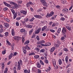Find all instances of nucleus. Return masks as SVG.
Here are the masks:
<instances>
[{
	"mask_svg": "<svg viewBox=\"0 0 73 73\" xmlns=\"http://www.w3.org/2000/svg\"><path fill=\"white\" fill-rule=\"evenodd\" d=\"M66 29L65 28V27H63L62 28V32L63 33V35L64 36V37H66V34H65V33H66Z\"/></svg>",
	"mask_w": 73,
	"mask_h": 73,
	"instance_id": "obj_1",
	"label": "nucleus"
},
{
	"mask_svg": "<svg viewBox=\"0 0 73 73\" xmlns=\"http://www.w3.org/2000/svg\"><path fill=\"white\" fill-rule=\"evenodd\" d=\"M14 38L15 40L17 41V42H18L21 39V38L20 36H15Z\"/></svg>",
	"mask_w": 73,
	"mask_h": 73,
	"instance_id": "obj_2",
	"label": "nucleus"
},
{
	"mask_svg": "<svg viewBox=\"0 0 73 73\" xmlns=\"http://www.w3.org/2000/svg\"><path fill=\"white\" fill-rule=\"evenodd\" d=\"M41 2L44 6H47V4H46V2L44 0H42Z\"/></svg>",
	"mask_w": 73,
	"mask_h": 73,
	"instance_id": "obj_3",
	"label": "nucleus"
},
{
	"mask_svg": "<svg viewBox=\"0 0 73 73\" xmlns=\"http://www.w3.org/2000/svg\"><path fill=\"white\" fill-rule=\"evenodd\" d=\"M40 31H41V29H39L38 30H36L35 31V34L36 35H37V34L39 33V32H40Z\"/></svg>",
	"mask_w": 73,
	"mask_h": 73,
	"instance_id": "obj_4",
	"label": "nucleus"
},
{
	"mask_svg": "<svg viewBox=\"0 0 73 73\" xmlns=\"http://www.w3.org/2000/svg\"><path fill=\"white\" fill-rule=\"evenodd\" d=\"M26 47H23V50L24 54L27 53V49Z\"/></svg>",
	"mask_w": 73,
	"mask_h": 73,
	"instance_id": "obj_5",
	"label": "nucleus"
},
{
	"mask_svg": "<svg viewBox=\"0 0 73 73\" xmlns=\"http://www.w3.org/2000/svg\"><path fill=\"white\" fill-rule=\"evenodd\" d=\"M34 17L37 19H42V17L39 15H34Z\"/></svg>",
	"mask_w": 73,
	"mask_h": 73,
	"instance_id": "obj_6",
	"label": "nucleus"
},
{
	"mask_svg": "<svg viewBox=\"0 0 73 73\" xmlns=\"http://www.w3.org/2000/svg\"><path fill=\"white\" fill-rule=\"evenodd\" d=\"M20 12L21 13H23L24 15H27V12L26 11H24V10H21Z\"/></svg>",
	"mask_w": 73,
	"mask_h": 73,
	"instance_id": "obj_7",
	"label": "nucleus"
},
{
	"mask_svg": "<svg viewBox=\"0 0 73 73\" xmlns=\"http://www.w3.org/2000/svg\"><path fill=\"white\" fill-rule=\"evenodd\" d=\"M19 61V62H18V66H20V64H21V65H22L23 62H22L21 60H20Z\"/></svg>",
	"mask_w": 73,
	"mask_h": 73,
	"instance_id": "obj_8",
	"label": "nucleus"
},
{
	"mask_svg": "<svg viewBox=\"0 0 73 73\" xmlns=\"http://www.w3.org/2000/svg\"><path fill=\"white\" fill-rule=\"evenodd\" d=\"M12 57H13V53H11L9 56V60L11 59Z\"/></svg>",
	"mask_w": 73,
	"mask_h": 73,
	"instance_id": "obj_9",
	"label": "nucleus"
},
{
	"mask_svg": "<svg viewBox=\"0 0 73 73\" xmlns=\"http://www.w3.org/2000/svg\"><path fill=\"white\" fill-rule=\"evenodd\" d=\"M55 49H56V48H55V47H52L50 49V52H53V51H54V50H55Z\"/></svg>",
	"mask_w": 73,
	"mask_h": 73,
	"instance_id": "obj_10",
	"label": "nucleus"
},
{
	"mask_svg": "<svg viewBox=\"0 0 73 73\" xmlns=\"http://www.w3.org/2000/svg\"><path fill=\"white\" fill-rule=\"evenodd\" d=\"M36 66L37 68H41V64L39 62H37L36 63Z\"/></svg>",
	"mask_w": 73,
	"mask_h": 73,
	"instance_id": "obj_11",
	"label": "nucleus"
},
{
	"mask_svg": "<svg viewBox=\"0 0 73 73\" xmlns=\"http://www.w3.org/2000/svg\"><path fill=\"white\" fill-rule=\"evenodd\" d=\"M47 28V26H44L42 28V29H41V31L42 32H43V31H44V30H45Z\"/></svg>",
	"mask_w": 73,
	"mask_h": 73,
	"instance_id": "obj_12",
	"label": "nucleus"
},
{
	"mask_svg": "<svg viewBox=\"0 0 73 73\" xmlns=\"http://www.w3.org/2000/svg\"><path fill=\"white\" fill-rule=\"evenodd\" d=\"M62 11H63V12H65V13H66V12H68V9H67L65 8L63 9Z\"/></svg>",
	"mask_w": 73,
	"mask_h": 73,
	"instance_id": "obj_13",
	"label": "nucleus"
},
{
	"mask_svg": "<svg viewBox=\"0 0 73 73\" xmlns=\"http://www.w3.org/2000/svg\"><path fill=\"white\" fill-rule=\"evenodd\" d=\"M3 3L6 6H7V7H9L10 6L9 4L5 2H4Z\"/></svg>",
	"mask_w": 73,
	"mask_h": 73,
	"instance_id": "obj_14",
	"label": "nucleus"
},
{
	"mask_svg": "<svg viewBox=\"0 0 73 73\" xmlns=\"http://www.w3.org/2000/svg\"><path fill=\"white\" fill-rule=\"evenodd\" d=\"M11 34L12 36H15V31L13 29L12 30Z\"/></svg>",
	"mask_w": 73,
	"mask_h": 73,
	"instance_id": "obj_15",
	"label": "nucleus"
},
{
	"mask_svg": "<svg viewBox=\"0 0 73 73\" xmlns=\"http://www.w3.org/2000/svg\"><path fill=\"white\" fill-rule=\"evenodd\" d=\"M17 13H16L15 14H14V16H13V19H15L16 18V17H17Z\"/></svg>",
	"mask_w": 73,
	"mask_h": 73,
	"instance_id": "obj_16",
	"label": "nucleus"
},
{
	"mask_svg": "<svg viewBox=\"0 0 73 73\" xmlns=\"http://www.w3.org/2000/svg\"><path fill=\"white\" fill-rule=\"evenodd\" d=\"M4 25L7 28H8L9 27V24L8 23H5Z\"/></svg>",
	"mask_w": 73,
	"mask_h": 73,
	"instance_id": "obj_17",
	"label": "nucleus"
},
{
	"mask_svg": "<svg viewBox=\"0 0 73 73\" xmlns=\"http://www.w3.org/2000/svg\"><path fill=\"white\" fill-rule=\"evenodd\" d=\"M69 58V57H68V56H66V57L65 58V61L66 62H68V59Z\"/></svg>",
	"mask_w": 73,
	"mask_h": 73,
	"instance_id": "obj_18",
	"label": "nucleus"
},
{
	"mask_svg": "<svg viewBox=\"0 0 73 73\" xmlns=\"http://www.w3.org/2000/svg\"><path fill=\"white\" fill-rule=\"evenodd\" d=\"M54 14V13L53 11H51L50 12V16H52V15H53Z\"/></svg>",
	"mask_w": 73,
	"mask_h": 73,
	"instance_id": "obj_19",
	"label": "nucleus"
},
{
	"mask_svg": "<svg viewBox=\"0 0 73 73\" xmlns=\"http://www.w3.org/2000/svg\"><path fill=\"white\" fill-rule=\"evenodd\" d=\"M70 70H71V69L70 68L67 69V73H70L71 71Z\"/></svg>",
	"mask_w": 73,
	"mask_h": 73,
	"instance_id": "obj_20",
	"label": "nucleus"
},
{
	"mask_svg": "<svg viewBox=\"0 0 73 73\" xmlns=\"http://www.w3.org/2000/svg\"><path fill=\"white\" fill-rule=\"evenodd\" d=\"M11 12L13 13V14L14 15L15 13V10L13 9H10Z\"/></svg>",
	"mask_w": 73,
	"mask_h": 73,
	"instance_id": "obj_21",
	"label": "nucleus"
},
{
	"mask_svg": "<svg viewBox=\"0 0 73 73\" xmlns=\"http://www.w3.org/2000/svg\"><path fill=\"white\" fill-rule=\"evenodd\" d=\"M66 28H67V29H68L69 31H70V30H71V28L70 27H69L68 26H66Z\"/></svg>",
	"mask_w": 73,
	"mask_h": 73,
	"instance_id": "obj_22",
	"label": "nucleus"
},
{
	"mask_svg": "<svg viewBox=\"0 0 73 73\" xmlns=\"http://www.w3.org/2000/svg\"><path fill=\"white\" fill-rule=\"evenodd\" d=\"M58 63L59 65H61L62 64V61L61 59H59L58 60Z\"/></svg>",
	"mask_w": 73,
	"mask_h": 73,
	"instance_id": "obj_23",
	"label": "nucleus"
},
{
	"mask_svg": "<svg viewBox=\"0 0 73 73\" xmlns=\"http://www.w3.org/2000/svg\"><path fill=\"white\" fill-rule=\"evenodd\" d=\"M40 64H41V65H44V63L41 60H40Z\"/></svg>",
	"mask_w": 73,
	"mask_h": 73,
	"instance_id": "obj_24",
	"label": "nucleus"
},
{
	"mask_svg": "<svg viewBox=\"0 0 73 73\" xmlns=\"http://www.w3.org/2000/svg\"><path fill=\"white\" fill-rule=\"evenodd\" d=\"M44 62L46 64H48V63H49V61H48V60L46 59H44Z\"/></svg>",
	"mask_w": 73,
	"mask_h": 73,
	"instance_id": "obj_25",
	"label": "nucleus"
},
{
	"mask_svg": "<svg viewBox=\"0 0 73 73\" xmlns=\"http://www.w3.org/2000/svg\"><path fill=\"white\" fill-rule=\"evenodd\" d=\"M26 27L29 28H32V26L30 25H27L26 26Z\"/></svg>",
	"mask_w": 73,
	"mask_h": 73,
	"instance_id": "obj_26",
	"label": "nucleus"
},
{
	"mask_svg": "<svg viewBox=\"0 0 73 73\" xmlns=\"http://www.w3.org/2000/svg\"><path fill=\"white\" fill-rule=\"evenodd\" d=\"M45 52V49H42L40 50V53H44Z\"/></svg>",
	"mask_w": 73,
	"mask_h": 73,
	"instance_id": "obj_27",
	"label": "nucleus"
},
{
	"mask_svg": "<svg viewBox=\"0 0 73 73\" xmlns=\"http://www.w3.org/2000/svg\"><path fill=\"white\" fill-rule=\"evenodd\" d=\"M29 43V40H28L26 41V42H24V44L26 45V44H28Z\"/></svg>",
	"mask_w": 73,
	"mask_h": 73,
	"instance_id": "obj_28",
	"label": "nucleus"
},
{
	"mask_svg": "<svg viewBox=\"0 0 73 73\" xmlns=\"http://www.w3.org/2000/svg\"><path fill=\"white\" fill-rule=\"evenodd\" d=\"M29 56H32V55H35V53L33 52L31 53H29Z\"/></svg>",
	"mask_w": 73,
	"mask_h": 73,
	"instance_id": "obj_29",
	"label": "nucleus"
},
{
	"mask_svg": "<svg viewBox=\"0 0 73 73\" xmlns=\"http://www.w3.org/2000/svg\"><path fill=\"white\" fill-rule=\"evenodd\" d=\"M33 29H32L30 31L29 33L30 35H31V34H32V33L33 32Z\"/></svg>",
	"mask_w": 73,
	"mask_h": 73,
	"instance_id": "obj_30",
	"label": "nucleus"
},
{
	"mask_svg": "<svg viewBox=\"0 0 73 73\" xmlns=\"http://www.w3.org/2000/svg\"><path fill=\"white\" fill-rule=\"evenodd\" d=\"M63 50H64V51H65L66 52H68V49L67 48H63Z\"/></svg>",
	"mask_w": 73,
	"mask_h": 73,
	"instance_id": "obj_31",
	"label": "nucleus"
},
{
	"mask_svg": "<svg viewBox=\"0 0 73 73\" xmlns=\"http://www.w3.org/2000/svg\"><path fill=\"white\" fill-rule=\"evenodd\" d=\"M6 50H3L2 51V53L3 54H5Z\"/></svg>",
	"mask_w": 73,
	"mask_h": 73,
	"instance_id": "obj_32",
	"label": "nucleus"
},
{
	"mask_svg": "<svg viewBox=\"0 0 73 73\" xmlns=\"http://www.w3.org/2000/svg\"><path fill=\"white\" fill-rule=\"evenodd\" d=\"M35 50H36V51H37V52H39V50H40V48H36L35 49Z\"/></svg>",
	"mask_w": 73,
	"mask_h": 73,
	"instance_id": "obj_33",
	"label": "nucleus"
},
{
	"mask_svg": "<svg viewBox=\"0 0 73 73\" xmlns=\"http://www.w3.org/2000/svg\"><path fill=\"white\" fill-rule=\"evenodd\" d=\"M22 42L23 43H24V41H25V38L23 36L22 38Z\"/></svg>",
	"mask_w": 73,
	"mask_h": 73,
	"instance_id": "obj_34",
	"label": "nucleus"
},
{
	"mask_svg": "<svg viewBox=\"0 0 73 73\" xmlns=\"http://www.w3.org/2000/svg\"><path fill=\"white\" fill-rule=\"evenodd\" d=\"M55 46L56 48H58L59 46H60V44H55Z\"/></svg>",
	"mask_w": 73,
	"mask_h": 73,
	"instance_id": "obj_35",
	"label": "nucleus"
},
{
	"mask_svg": "<svg viewBox=\"0 0 73 73\" xmlns=\"http://www.w3.org/2000/svg\"><path fill=\"white\" fill-rule=\"evenodd\" d=\"M53 64L54 65V66H56V61L53 62Z\"/></svg>",
	"mask_w": 73,
	"mask_h": 73,
	"instance_id": "obj_36",
	"label": "nucleus"
},
{
	"mask_svg": "<svg viewBox=\"0 0 73 73\" xmlns=\"http://www.w3.org/2000/svg\"><path fill=\"white\" fill-rule=\"evenodd\" d=\"M34 57L35 58L37 59L38 58V57H39V56L37 55H35L34 56Z\"/></svg>",
	"mask_w": 73,
	"mask_h": 73,
	"instance_id": "obj_37",
	"label": "nucleus"
},
{
	"mask_svg": "<svg viewBox=\"0 0 73 73\" xmlns=\"http://www.w3.org/2000/svg\"><path fill=\"white\" fill-rule=\"evenodd\" d=\"M28 20H29L28 18H26L24 19V21H26V22H27V21H28Z\"/></svg>",
	"mask_w": 73,
	"mask_h": 73,
	"instance_id": "obj_38",
	"label": "nucleus"
},
{
	"mask_svg": "<svg viewBox=\"0 0 73 73\" xmlns=\"http://www.w3.org/2000/svg\"><path fill=\"white\" fill-rule=\"evenodd\" d=\"M21 17H17L16 19V20H20L21 19Z\"/></svg>",
	"mask_w": 73,
	"mask_h": 73,
	"instance_id": "obj_39",
	"label": "nucleus"
},
{
	"mask_svg": "<svg viewBox=\"0 0 73 73\" xmlns=\"http://www.w3.org/2000/svg\"><path fill=\"white\" fill-rule=\"evenodd\" d=\"M8 9L7 7H5L3 9V11H7Z\"/></svg>",
	"mask_w": 73,
	"mask_h": 73,
	"instance_id": "obj_40",
	"label": "nucleus"
},
{
	"mask_svg": "<svg viewBox=\"0 0 73 73\" xmlns=\"http://www.w3.org/2000/svg\"><path fill=\"white\" fill-rule=\"evenodd\" d=\"M56 7L57 8V9H60V6L58 5H57L56 6Z\"/></svg>",
	"mask_w": 73,
	"mask_h": 73,
	"instance_id": "obj_41",
	"label": "nucleus"
},
{
	"mask_svg": "<svg viewBox=\"0 0 73 73\" xmlns=\"http://www.w3.org/2000/svg\"><path fill=\"white\" fill-rule=\"evenodd\" d=\"M9 33H8V32H5V36H8Z\"/></svg>",
	"mask_w": 73,
	"mask_h": 73,
	"instance_id": "obj_42",
	"label": "nucleus"
},
{
	"mask_svg": "<svg viewBox=\"0 0 73 73\" xmlns=\"http://www.w3.org/2000/svg\"><path fill=\"white\" fill-rule=\"evenodd\" d=\"M66 37H65V36H63L61 38V40H64V39H65V38Z\"/></svg>",
	"mask_w": 73,
	"mask_h": 73,
	"instance_id": "obj_43",
	"label": "nucleus"
},
{
	"mask_svg": "<svg viewBox=\"0 0 73 73\" xmlns=\"http://www.w3.org/2000/svg\"><path fill=\"white\" fill-rule=\"evenodd\" d=\"M61 28H60L59 29H58V30L57 31V33H60V32H61Z\"/></svg>",
	"mask_w": 73,
	"mask_h": 73,
	"instance_id": "obj_44",
	"label": "nucleus"
},
{
	"mask_svg": "<svg viewBox=\"0 0 73 73\" xmlns=\"http://www.w3.org/2000/svg\"><path fill=\"white\" fill-rule=\"evenodd\" d=\"M5 20H6V21H7V22H9L10 21L9 20V19L8 18H5Z\"/></svg>",
	"mask_w": 73,
	"mask_h": 73,
	"instance_id": "obj_45",
	"label": "nucleus"
},
{
	"mask_svg": "<svg viewBox=\"0 0 73 73\" xmlns=\"http://www.w3.org/2000/svg\"><path fill=\"white\" fill-rule=\"evenodd\" d=\"M62 2L63 4H65L66 3V1L65 0H63Z\"/></svg>",
	"mask_w": 73,
	"mask_h": 73,
	"instance_id": "obj_46",
	"label": "nucleus"
},
{
	"mask_svg": "<svg viewBox=\"0 0 73 73\" xmlns=\"http://www.w3.org/2000/svg\"><path fill=\"white\" fill-rule=\"evenodd\" d=\"M21 32H25V30L24 29H22L21 30Z\"/></svg>",
	"mask_w": 73,
	"mask_h": 73,
	"instance_id": "obj_47",
	"label": "nucleus"
},
{
	"mask_svg": "<svg viewBox=\"0 0 73 73\" xmlns=\"http://www.w3.org/2000/svg\"><path fill=\"white\" fill-rule=\"evenodd\" d=\"M11 47H12V48H11L12 50H13V49H14V45L13 44L11 45Z\"/></svg>",
	"mask_w": 73,
	"mask_h": 73,
	"instance_id": "obj_48",
	"label": "nucleus"
},
{
	"mask_svg": "<svg viewBox=\"0 0 73 73\" xmlns=\"http://www.w3.org/2000/svg\"><path fill=\"white\" fill-rule=\"evenodd\" d=\"M3 31H4V30L3 29H0V33H2V32H3Z\"/></svg>",
	"mask_w": 73,
	"mask_h": 73,
	"instance_id": "obj_49",
	"label": "nucleus"
},
{
	"mask_svg": "<svg viewBox=\"0 0 73 73\" xmlns=\"http://www.w3.org/2000/svg\"><path fill=\"white\" fill-rule=\"evenodd\" d=\"M65 19L64 17H62L61 18L60 20H62V21H64Z\"/></svg>",
	"mask_w": 73,
	"mask_h": 73,
	"instance_id": "obj_50",
	"label": "nucleus"
},
{
	"mask_svg": "<svg viewBox=\"0 0 73 73\" xmlns=\"http://www.w3.org/2000/svg\"><path fill=\"white\" fill-rule=\"evenodd\" d=\"M18 69L19 70H20L21 69V66H17Z\"/></svg>",
	"mask_w": 73,
	"mask_h": 73,
	"instance_id": "obj_51",
	"label": "nucleus"
},
{
	"mask_svg": "<svg viewBox=\"0 0 73 73\" xmlns=\"http://www.w3.org/2000/svg\"><path fill=\"white\" fill-rule=\"evenodd\" d=\"M35 20V18H34V17L32 18L31 19L30 21L31 22H32V21H33V20Z\"/></svg>",
	"mask_w": 73,
	"mask_h": 73,
	"instance_id": "obj_52",
	"label": "nucleus"
},
{
	"mask_svg": "<svg viewBox=\"0 0 73 73\" xmlns=\"http://www.w3.org/2000/svg\"><path fill=\"white\" fill-rule=\"evenodd\" d=\"M3 28L4 27H3V26L2 25H0V28H1V29H3Z\"/></svg>",
	"mask_w": 73,
	"mask_h": 73,
	"instance_id": "obj_53",
	"label": "nucleus"
},
{
	"mask_svg": "<svg viewBox=\"0 0 73 73\" xmlns=\"http://www.w3.org/2000/svg\"><path fill=\"white\" fill-rule=\"evenodd\" d=\"M30 4L29 3V2L27 3V7H29L30 6Z\"/></svg>",
	"mask_w": 73,
	"mask_h": 73,
	"instance_id": "obj_54",
	"label": "nucleus"
},
{
	"mask_svg": "<svg viewBox=\"0 0 73 73\" xmlns=\"http://www.w3.org/2000/svg\"><path fill=\"white\" fill-rule=\"evenodd\" d=\"M26 48L28 50H31V48H29V47H28L27 46L26 47Z\"/></svg>",
	"mask_w": 73,
	"mask_h": 73,
	"instance_id": "obj_55",
	"label": "nucleus"
},
{
	"mask_svg": "<svg viewBox=\"0 0 73 73\" xmlns=\"http://www.w3.org/2000/svg\"><path fill=\"white\" fill-rule=\"evenodd\" d=\"M40 41L41 44H42V43L44 44V43L45 42V41H44V40H42Z\"/></svg>",
	"mask_w": 73,
	"mask_h": 73,
	"instance_id": "obj_56",
	"label": "nucleus"
},
{
	"mask_svg": "<svg viewBox=\"0 0 73 73\" xmlns=\"http://www.w3.org/2000/svg\"><path fill=\"white\" fill-rule=\"evenodd\" d=\"M17 3H18V4H21L22 3V1H17Z\"/></svg>",
	"mask_w": 73,
	"mask_h": 73,
	"instance_id": "obj_57",
	"label": "nucleus"
},
{
	"mask_svg": "<svg viewBox=\"0 0 73 73\" xmlns=\"http://www.w3.org/2000/svg\"><path fill=\"white\" fill-rule=\"evenodd\" d=\"M6 41L7 44H8V45H11V43H10L9 41L7 40Z\"/></svg>",
	"mask_w": 73,
	"mask_h": 73,
	"instance_id": "obj_58",
	"label": "nucleus"
},
{
	"mask_svg": "<svg viewBox=\"0 0 73 73\" xmlns=\"http://www.w3.org/2000/svg\"><path fill=\"white\" fill-rule=\"evenodd\" d=\"M50 16H51L50 15H49V14L48 13L47 14V15L46 16V17H50Z\"/></svg>",
	"mask_w": 73,
	"mask_h": 73,
	"instance_id": "obj_59",
	"label": "nucleus"
},
{
	"mask_svg": "<svg viewBox=\"0 0 73 73\" xmlns=\"http://www.w3.org/2000/svg\"><path fill=\"white\" fill-rule=\"evenodd\" d=\"M41 44V43L40 41H39L37 42V44H38V45H39L40 44Z\"/></svg>",
	"mask_w": 73,
	"mask_h": 73,
	"instance_id": "obj_60",
	"label": "nucleus"
},
{
	"mask_svg": "<svg viewBox=\"0 0 73 73\" xmlns=\"http://www.w3.org/2000/svg\"><path fill=\"white\" fill-rule=\"evenodd\" d=\"M16 25L17 26H19V23L18 22H16Z\"/></svg>",
	"mask_w": 73,
	"mask_h": 73,
	"instance_id": "obj_61",
	"label": "nucleus"
},
{
	"mask_svg": "<svg viewBox=\"0 0 73 73\" xmlns=\"http://www.w3.org/2000/svg\"><path fill=\"white\" fill-rule=\"evenodd\" d=\"M17 52H15L14 54H13V56H16V55H17Z\"/></svg>",
	"mask_w": 73,
	"mask_h": 73,
	"instance_id": "obj_62",
	"label": "nucleus"
},
{
	"mask_svg": "<svg viewBox=\"0 0 73 73\" xmlns=\"http://www.w3.org/2000/svg\"><path fill=\"white\" fill-rule=\"evenodd\" d=\"M57 44H60L61 43H60V41L59 40H57Z\"/></svg>",
	"mask_w": 73,
	"mask_h": 73,
	"instance_id": "obj_63",
	"label": "nucleus"
},
{
	"mask_svg": "<svg viewBox=\"0 0 73 73\" xmlns=\"http://www.w3.org/2000/svg\"><path fill=\"white\" fill-rule=\"evenodd\" d=\"M50 31L51 32H52L53 33H54V32H55V31L54 30H50Z\"/></svg>",
	"mask_w": 73,
	"mask_h": 73,
	"instance_id": "obj_64",
	"label": "nucleus"
}]
</instances>
